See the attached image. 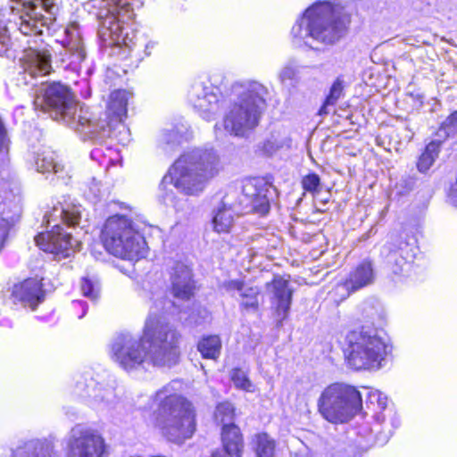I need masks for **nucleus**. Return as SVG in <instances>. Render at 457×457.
Here are the masks:
<instances>
[{"instance_id": "f257e3e1", "label": "nucleus", "mask_w": 457, "mask_h": 457, "mask_svg": "<svg viewBox=\"0 0 457 457\" xmlns=\"http://www.w3.org/2000/svg\"><path fill=\"white\" fill-rule=\"evenodd\" d=\"M180 340L177 328L151 310L141 337L130 334L118 336L111 346L112 357L124 370L136 369L145 361L170 367L179 361Z\"/></svg>"}, {"instance_id": "f03ea898", "label": "nucleus", "mask_w": 457, "mask_h": 457, "mask_svg": "<svg viewBox=\"0 0 457 457\" xmlns=\"http://www.w3.org/2000/svg\"><path fill=\"white\" fill-rule=\"evenodd\" d=\"M268 96L267 87L258 81L235 83L230 104L223 118L224 129L236 137L247 136L259 125Z\"/></svg>"}, {"instance_id": "7ed1b4c3", "label": "nucleus", "mask_w": 457, "mask_h": 457, "mask_svg": "<svg viewBox=\"0 0 457 457\" xmlns=\"http://www.w3.org/2000/svg\"><path fill=\"white\" fill-rule=\"evenodd\" d=\"M349 22L340 4L317 2L308 8L292 28L295 44L313 47L311 40L333 45L345 33Z\"/></svg>"}, {"instance_id": "20e7f679", "label": "nucleus", "mask_w": 457, "mask_h": 457, "mask_svg": "<svg viewBox=\"0 0 457 457\" xmlns=\"http://www.w3.org/2000/svg\"><path fill=\"white\" fill-rule=\"evenodd\" d=\"M35 110L48 112L54 120L63 122L80 133L95 132L98 124L91 121L89 112L80 106L65 85L58 82L42 84L35 91ZM103 129L106 124L99 125Z\"/></svg>"}, {"instance_id": "39448f33", "label": "nucleus", "mask_w": 457, "mask_h": 457, "mask_svg": "<svg viewBox=\"0 0 457 457\" xmlns=\"http://www.w3.org/2000/svg\"><path fill=\"white\" fill-rule=\"evenodd\" d=\"M220 169V159L215 152L194 149L175 162L164 176L162 185L172 184L185 195H197Z\"/></svg>"}, {"instance_id": "423d86ee", "label": "nucleus", "mask_w": 457, "mask_h": 457, "mask_svg": "<svg viewBox=\"0 0 457 457\" xmlns=\"http://www.w3.org/2000/svg\"><path fill=\"white\" fill-rule=\"evenodd\" d=\"M162 391L157 393L162 402L155 414L154 425L169 441L182 444L195 431V410L186 398L171 395L162 399Z\"/></svg>"}, {"instance_id": "0eeeda50", "label": "nucleus", "mask_w": 457, "mask_h": 457, "mask_svg": "<svg viewBox=\"0 0 457 457\" xmlns=\"http://www.w3.org/2000/svg\"><path fill=\"white\" fill-rule=\"evenodd\" d=\"M102 240L106 250L116 257L133 261L145 254V242L125 215L117 214L106 220Z\"/></svg>"}, {"instance_id": "6e6552de", "label": "nucleus", "mask_w": 457, "mask_h": 457, "mask_svg": "<svg viewBox=\"0 0 457 457\" xmlns=\"http://www.w3.org/2000/svg\"><path fill=\"white\" fill-rule=\"evenodd\" d=\"M318 411L328 422L343 424L351 420L362 408V399L356 387L333 383L320 394Z\"/></svg>"}, {"instance_id": "1a4fd4ad", "label": "nucleus", "mask_w": 457, "mask_h": 457, "mask_svg": "<svg viewBox=\"0 0 457 457\" xmlns=\"http://www.w3.org/2000/svg\"><path fill=\"white\" fill-rule=\"evenodd\" d=\"M345 354L348 364L355 370L379 369L386 345L375 328L362 327L347 335Z\"/></svg>"}, {"instance_id": "9d476101", "label": "nucleus", "mask_w": 457, "mask_h": 457, "mask_svg": "<svg viewBox=\"0 0 457 457\" xmlns=\"http://www.w3.org/2000/svg\"><path fill=\"white\" fill-rule=\"evenodd\" d=\"M107 12L99 29V36L109 46L132 47V37L124 33L123 23L131 19L129 0H103Z\"/></svg>"}, {"instance_id": "9b49d317", "label": "nucleus", "mask_w": 457, "mask_h": 457, "mask_svg": "<svg viewBox=\"0 0 457 457\" xmlns=\"http://www.w3.org/2000/svg\"><path fill=\"white\" fill-rule=\"evenodd\" d=\"M68 457H107L108 445L96 430L82 427L71 429L68 439Z\"/></svg>"}, {"instance_id": "f8f14e48", "label": "nucleus", "mask_w": 457, "mask_h": 457, "mask_svg": "<svg viewBox=\"0 0 457 457\" xmlns=\"http://www.w3.org/2000/svg\"><path fill=\"white\" fill-rule=\"evenodd\" d=\"M34 240L42 251L62 257L70 256L78 245V242L73 240L70 234L64 233L58 224L54 225L51 231L38 234Z\"/></svg>"}, {"instance_id": "ddd939ff", "label": "nucleus", "mask_w": 457, "mask_h": 457, "mask_svg": "<svg viewBox=\"0 0 457 457\" xmlns=\"http://www.w3.org/2000/svg\"><path fill=\"white\" fill-rule=\"evenodd\" d=\"M188 100L206 120H209L218 110V95L212 87L204 82H195L192 85L188 92Z\"/></svg>"}, {"instance_id": "4468645a", "label": "nucleus", "mask_w": 457, "mask_h": 457, "mask_svg": "<svg viewBox=\"0 0 457 457\" xmlns=\"http://www.w3.org/2000/svg\"><path fill=\"white\" fill-rule=\"evenodd\" d=\"M129 101V93L125 90H116L112 92L110 96V100L108 103V113L111 116L109 120H93L91 118V121L93 123L101 125L103 123L106 124L105 129H101L99 126L97 127V130L95 132L84 133L87 136H96L101 135L105 136L109 133L111 127L113 123L121 122L123 117L127 114V104Z\"/></svg>"}, {"instance_id": "2eb2a0df", "label": "nucleus", "mask_w": 457, "mask_h": 457, "mask_svg": "<svg viewBox=\"0 0 457 457\" xmlns=\"http://www.w3.org/2000/svg\"><path fill=\"white\" fill-rule=\"evenodd\" d=\"M267 290L271 295V303L278 317L280 320L286 319L290 310L293 295L288 280L280 276H275L270 283H267Z\"/></svg>"}, {"instance_id": "dca6fc26", "label": "nucleus", "mask_w": 457, "mask_h": 457, "mask_svg": "<svg viewBox=\"0 0 457 457\" xmlns=\"http://www.w3.org/2000/svg\"><path fill=\"white\" fill-rule=\"evenodd\" d=\"M170 288L174 297L188 300L194 295L195 282L191 269L183 262H176L170 270Z\"/></svg>"}, {"instance_id": "f3484780", "label": "nucleus", "mask_w": 457, "mask_h": 457, "mask_svg": "<svg viewBox=\"0 0 457 457\" xmlns=\"http://www.w3.org/2000/svg\"><path fill=\"white\" fill-rule=\"evenodd\" d=\"M375 280V271L370 262H363L353 270L345 280L337 287V289H345L347 295L362 287L371 285Z\"/></svg>"}, {"instance_id": "a211bd4d", "label": "nucleus", "mask_w": 457, "mask_h": 457, "mask_svg": "<svg viewBox=\"0 0 457 457\" xmlns=\"http://www.w3.org/2000/svg\"><path fill=\"white\" fill-rule=\"evenodd\" d=\"M223 287L228 292H237L240 296V306L245 310L257 311L259 308L258 296L260 290L258 287L245 285L238 279H232L224 282Z\"/></svg>"}, {"instance_id": "6ab92c4d", "label": "nucleus", "mask_w": 457, "mask_h": 457, "mask_svg": "<svg viewBox=\"0 0 457 457\" xmlns=\"http://www.w3.org/2000/svg\"><path fill=\"white\" fill-rule=\"evenodd\" d=\"M221 440L223 448L228 456L241 457L244 449V442L238 427L234 424L223 426Z\"/></svg>"}, {"instance_id": "aec40b11", "label": "nucleus", "mask_w": 457, "mask_h": 457, "mask_svg": "<svg viewBox=\"0 0 457 457\" xmlns=\"http://www.w3.org/2000/svg\"><path fill=\"white\" fill-rule=\"evenodd\" d=\"M52 71L51 54L47 46H30V77L46 76Z\"/></svg>"}, {"instance_id": "412c9836", "label": "nucleus", "mask_w": 457, "mask_h": 457, "mask_svg": "<svg viewBox=\"0 0 457 457\" xmlns=\"http://www.w3.org/2000/svg\"><path fill=\"white\" fill-rule=\"evenodd\" d=\"M81 205L62 204L54 205L51 213H46L44 219L47 224H50L51 220H61L71 226L79 224L81 218Z\"/></svg>"}, {"instance_id": "4be33fe9", "label": "nucleus", "mask_w": 457, "mask_h": 457, "mask_svg": "<svg viewBox=\"0 0 457 457\" xmlns=\"http://www.w3.org/2000/svg\"><path fill=\"white\" fill-rule=\"evenodd\" d=\"M58 7L59 0H30V21L41 20L46 24L54 20Z\"/></svg>"}, {"instance_id": "5701e85b", "label": "nucleus", "mask_w": 457, "mask_h": 457, "mask_svg": "<svg viewBox=\"0 0 457 457\" xmlns=\"http://www.w3.org/2000/svg\"><path fill=\"white\" fill-rule=\"evenodd\" d=\"M243 193L249 200L252 209L262 215L269 212L270 204L263 192V189H258L253 181H247L243 186Z\"/></svg>"}, {"instance_id": "b1692460", "label": "nucleus", "mask_w": 457, "mask_h": 457, "mask_svg": "<svg viewBox=\"0 0 457 457\" xmlns=\"http://www.w3.org/2000/svg\"><path fill=\"white\" fill-rule=\"evenodd\" d=\"M66 33L69 37L66 48L71 55V62L79 63L85 59L86 52L77 26L71 25L66 29Z\"/></svg>"}, {"instance_id": "393cba45", "label": "nucleus", "mask_w": 457, "mask_h": 457, "mask_svg": "<svg viewBox=\"0 0 457 457\" xmlns=\"http://www.w3.org/2000/svg\"><path fill=\"white\" fill-rule=\"evenodd\" d=\"M197 350L204 358L217 360L221 351V340L216 335L203 337L197 344Z\"/></svg>"}, {"instance_id": "a878e982", "label": "nucleus", "mask_w": 457, "mask_h": 457, "mask_svg": "<svg viewBox=\"0 0 457 457\" xmlns=\"http://www.w3.org/2000/svg\"><path fill=\"white\" fill-rule=\"evenodd\" d=\"M35 166L38 172L45 173L53 171L58 175L59 178H63V176L61 175L63 166L55 161L54 154L52 152H44L37 154L35 160Z\"/></svg>"}, {"instance_id": "bb28decb", "label": "nucleus", "mask_w": 457, "mask_h": 457, "mask_svg": "<svg viewBox=\"0 0 457 457\" xmlns=\"http://www.w3.org/2000/svg\"><path fill=\"white\" fill-rule=\"evenodd\" d=\"M89 404L93 408H100L110 403L114 398V390L112 387L96 386L91 388L88 394Z\"/></svg>"}, {"instance_id": "cd10ccee", "label": "nucleus", "mask_w": 457, "mask_h": 457, "mask_svg": "<svg viewBox=\"0 0 457 457\" xmlns=\"http://www.w3.org/2000/svg\"><path fill=\"white\" fill-rule=\"evenodd\" d=\"M440 145V140H434L426 146L417 162V168L420 172H426L434 164L438 157Z\"/></svg>"}, {"instance_id": "c85d7f7f", "label": "nucleus", "mask_w": 457, "mask_h": 457, "mask_svg": "<svg viewBox=\"0 0 457 457\" xmlns=\"http://www.w3.org/2000/svg\"><path fill=\"white\" fill-rule=\"evenodd\" d=\"M234 222V213L230 208H219L212 219L213 228L218 233L229 232Z\"/></svg>"}, {"instance_id": "c756f323", "label": "nucleus", "mask_w": 457, "mask_h": 457, "mask_svg": "<svg viewBox=\"0 0 457 457\" xmlns=\"http://www.w3.org/2000/svg\"><path fill=\"white\" fill-rule=\"evenodd\" d=\"M253 442L257 457H274L276 442L268 434H257L254 436Z\"/></svg>"}, {"instance_id": "7c9ffc66", "label": "nucleus", "mask_w": 457, "mask_h": 457, "mask_svg": "<svg viewBox=\"0 0 457 457\" xmlns=\"http://www.w3.org/2000/svg\"><path fill=\"white\" fill-rule=\"evenodd\" d=\"M49 290V286L43 277L37 274L30 278V309L33 310L37 304L43 302Z\"/></svg>"}, {"instance_id": "2f4dec72", "label": "nucleus", "mask_w": 457, "mask_h": 457, "mask_svg": "<svg viewBox=\"0 0 457 457\" xmlns=\"http://www.w3.org/2000/svg\"><path fill=\"white\" fill-rule=\"evenodd\" d=\"M9 299L15 306L24 308L27 306L29 303V282L27 279L12 286Z\"/></svg>"}, {"instance_id": "473e14b6", "label": "nucleus", "mask_w": 457, "mask_h": 457, "mask_svg": "<svg viewBox=\"0 0 457 457\" xmlns=\"http://www.w3.org/2000/svg\"><path fill=\"white\" fill-rule=\"evenodd\" d=\"M15 5L12 6V12L14 15H18L19 29L24 35L29 34V0H12Z\"/></svg>"}, {"instance_id": "72a5a7b5", "label": "nucleus", "mask_w": 457, "mask_h": 457, "mask_svg": "<svg viewBox=\"0 0 457 457\" xmlns=\"http://www.w3.org/2000/svg\"><path fill=\"white\" fill-rule=\"evenodd\" d=\"M182 141L178 129L163 130L159 137V143L164 151H170Z\"/></svg>"}, {"instance_id": "f704fd0d", "label": "nucleus", "mask_w": 457, "mask_h": 457, "mask_svg": "<svg viewBox=\"0 0 457 457\" xmlns=\"http://www.w3.org/2000/svg\"><path fill=\"white\" fill-rule=\"evenodd\" d=\"M343 81L340 79H337L331 86L329 95L327 96L324 104L320 110V114L328 113V107L336 104L343 94Z\"/></svg>"}, {"instance_id": "c9c22d12", "label": "nucleus", "mask_w": 457, "mask_h": 457, "mask_svg": "<svg viewBox=\"0 0 457 457\" xmlns=\"http://www.w3.org/2000/svg\"><path fill=\"white\" fill-rule=\"evenodd\" d=\"M230 378L237 388L247 392L254 391V386L253 385L247 375L242 370L233 369L230 371Z\"/></svg>"}, {"instance_id": "e433bc0d", "label": "nucleus", "mask_w": 457, "mask_h": 457, "mask_svg": "<svg viewBox=\"0 0 457 457\" xmlns=\"http://www.w3.org/2000/svg\"><path fill=\"white\" fill-rule=\"evenodd\" d=\"M234 407L230 403H221L216 407L215 420L223 426L230 425L234 419Z\"/></svg>"}, {"instance_id": "4c0bfd02", "label": "nucleus", "mask_w": 457, "mask_h": 457, "mask_svg": "<svg viewBox=\"0 0 457 457\" xmlns=\"http://www.w3.org/2000/svg\"><path fill=\"white\" fill-rule=\"evenodd\" d=\"M403 246H407V244L403 241H400V237L398 236L391 235L390 241L386 242L381 248V254L385 257H388L392 259L395 255H396L397 251H403ZM391 262V260H389Z\"/></svg>"}, {"instance_id": "58836bf2", "label": "nucleus", "mask_w": 457, "mask_h": 457, "mask_svg": "<svg viewBox=\"0 0 457 457\" xmlns=\"http://www.w3.org/2000/svg\"><path fill=\"white\" fill-rule=\"evenodd\" d=\"M456 124H457V111L452 112L446 118V120L442 123V125L438 130V136L440 137L446 138L451 134L454 133Z\"/></svg>"}, {"instance_id": "ea45409f", "label": "nucleus", "mask_w": 457, "mask_h": 457, "mask_svg": "<svg viewBox=\"0 0 457 457\" xmlns=\"http://www.w3.org/2000/svg\"><path fill=\"white\" fill-rule=\"evenodd\" d=\"M33 457H55L53 445L49 441L37 440L33 444Z\"/></svg>"}, {"instance_id": "a19ab883", "label": "nucleus", "mask_w": 457, "mask_h": 457, "mask_svg": "<svg viewBox=\"0 0 457 457\" xmlns=\"http://www.w3.org/2000/svg\"><path fill=\"white\" fill-rule=\"evenodd\" d=\"M302 186L305 191L315 194L320 190V179L315 173H309L302 179Z\"/></svg>"}, {"instance_id": "79ce46f5", "label": "nucleus", "mask_w": 457, "mask_h": 457, "mask_svg": "<svg viewBox=\"0 0 457 457\" xmlns=\"http://www.w3.org/2000/svg\"><path fill=\"white\" fill-rule=\"evenodd\" d=\"M81 291L83 295L92 300L98 296V287L96 283L87 278H84L81 283Z\"/></svg>"}, {"instance_id": "37998d69", "label": "nucleus", "mask_w": 457, "mask_h": 457, "mask_svg": "<svg viewBox=\"0 0 457 457\" xmlns=\"http://www.w3.org/2000/svg\"><path fill=\"white\" fill-rule=\"evenodd\" d=\"M369 401L371 404H377L380 410L386 409L387 405V397L378 390L370 391Z\"/></svg>"}, {"instance_id": "c03bdc74", "label": "nucleus", "mask_w": 457, "mask_h": 457, "mask_svg": "<svg viewBox=\"0 0 457 457\" xmlns=\"http://www.w3.org/2000/svg\"><path fill=\"white\" fill-rule=\"evenodd\" d=\"M297 72L298 71L295 65L287 64L280 71L279 79L282 83L295 80L296 79Z\"/></svg>"}, {"instance_id": "a18cd8bd", "label": "nucleus", "mask_w": 457, "mask_h": 457, "mask_svg": "<svg viewBox=\"0 0 457 457\" xmlns=\"http://www.w3.org/2000/svg\"><path fill=\"white\" fill-rule=\"evenodd\" d=\"M361 452L353 445H348L343 450L337 451L328 457H360Z\"/></svg>"}, {"instance_id": "49530a36", "label": "nucleus", "mask_w": 457, "mask_h": 457, "mask_svg": "<svg viewBox=\"0 0 457 457\" xmlns=\"http://www.w3.org/2000/svg\"><path fill=\"white\" fill-rule=\"evenodd\" d=\"M10 43V37L7 33V29L0 25V54H4Z\"/></svg>"}, {"instance_id": "de8ad7c7", "label": "nucleus", "mask_w": 457, "mask_h": 457, "mask_svg": "<svg viewBox=\"0 0 457 457\" xmlns=\"http://www.w3.org/2000/svg\"><path fill=\"white\" fill-rule=\"evenodd\" d=\"M20 62H21V67L23 69V71L19 73V76L17 78V82H18L19 86H23L25 87L28 84L27 79H26V74H25V72L27 71V61L24 57V58H21Z\"/></svg>"}, {"instance_id": "09e8293b", "label": "nucleus", "mask_w": 457, "mask_h": 457, "mask_svg": "<svg viewBox=\"0 0 457 457\" xmlns=\"http://www.w3.org/2000/svg\"><path fill=\"white\" fill-rule=\"evenodd\" d=\"M12 457H29V449L27 445L16 448L13 451Z\"/></svg>"}, {"instance_id": "8fccbe9b", "label": "nucleus", "mask_w": 457, "mask_h": 457, "mask_svg": "<svg viewBox=\"0 0 457 457\" xmlns=\"http://www.w3.org/2000/svg\"><path fill=\"white\" fill-rule=\"evenodd\" d=\"M157 42L154 40H148L145 45V54L149 56L152 54V50L155 48Z\"/></svg>"}, {"instance_id": "3c124183", "label": "nucleus", "mask_w": 457, "mask_h": 457, "mask_svg": "<svg viewBox=\"0 0 457 457\" xmlns=\"http://www.w3.org/2000/svg\"><path fill=\"white\" fill-rule=\"evenodd\" d=\"M395 262H396V264L398 266H400V268H402L403 264H406V262H404L403 258H401L400 260L395 259ZM402 269H400V270H394V272L395 273H398Z\"/></svg>"}, {"instance_id": "603ef678", "label": "nucleus", "mask_w": 457, "mask_h": 457, "mask_svg": "<svg viewBox=\"0 0 457 457\" xmlns=\"http://www.w3.org/2000/svg\"><path fill=\"white\" fill-rule=\"evenodd\" d=\"M210 457H225V454L220 451H215Z\"/></svg>"}, {"instance_id": "864d4df0", "label": "nucleus", "mask_w": 457, "mask_h": 457, "mask_svg": "<svg viewBox=\"0 0 457 457\" xmlns=\"http://www.w3.org/2000/svg\"><path fill=\"white\" fill-rule=\"evenodd\" d=\"M19 109L15 111V115L17 116L18 115V112H19Z\"/></svg>"}, {"instance_id": "5fc2aeb1", "label": "nucleus", "mask_w": 457, "mask_h": 457, "mask_svg": "<svg viewBox=\"0 0 457 457\" xmlns=\"http://www.w3.org/2000/svg\"><path fill=\"white\" fill-rule=\"evenodd\" d=\"M86 313V310L84 309L83 314L80 316V318Z\"/></svg>"}, {"instance_id": "6e6d98bb", "label": "nucleus", "mask_w": 457, "mask_h": 457, "mask_svg": "<svg viewBox=\"0 0 457 457\" xmlns=\"http://www.w3.org/2000/svg\"><path fill=\"white\" fill-rule=\"evenodd\" d=\"M32 30H33V29H32V28L30 27V29H29L30 34L32 33Z\"/></svg>"}]
</instances>
